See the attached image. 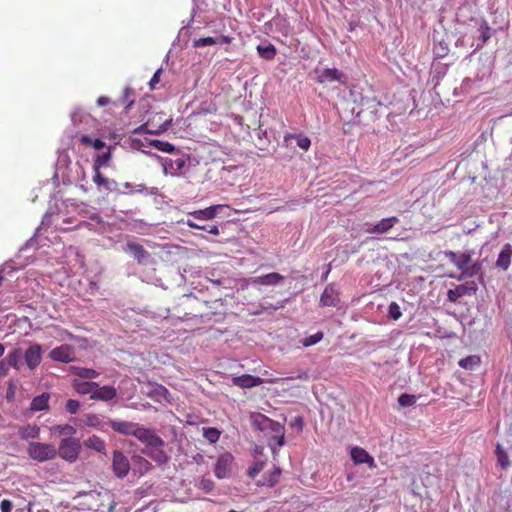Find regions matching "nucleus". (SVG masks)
<instances>
[{
  "instance_id": "bf43d9fd",
  "label": "nucleus",
  "mask_w": 512,
  "mask_h": 512,
  "mask_svg": "<svg viewBox=\"0 0 512 512\" xmlns=\"http://www.w3.org/2000/svg\"><path fill=\"white\" fill-rule=\"evenodd\" d=\"M206 229H204L205 231H207L208 233L212 234V235H218L219 234V228L217 225H208V226H205Z\"/></svg>"
},
{
  "instance_id": "c756f323",
  "label": "nucleus",
  "mask_w": 512,
  "mask_h": 512,
  "mask_svg": "<svg viewBox=\"0 0 512 512\" xmlns=\"http://www.w3.org/2000/svg\"><path fill=\"white\" fill-rule=\"evenodd\" d=\"M84 446L89 449H93L99 453L106 454V444L103 439L93 435L84 440Z\"/></svg>"
},
{
  "instance_id": "052dcab7",
  "label": "nucleus",
  "mask_w": 512,
  "mask_h": 512,
  "mask_svg": "<svg viewBox=\"0 0 512 512\" xmlns=\"http://www.w3.org/2000/svg\"><path fill=\"white\" fill-rule=\"evenodd\" d=\"M186 225H187L189 228H191V229H197V230H199V229H206V227H205V226L199 225V224L195 223L194 221H192V220H190V219H188V220L186 221Z\"/></svg>"
},
{
  "instance_id": "8fccbe9b",
  "label": "nucleus",
  "mask_w": 512,
  "mask_h": 512,
  "mask_svg": "<svg viewBox=\"0 0 512 512\" xmlns=\"http://www.w3.org/2000/svg\"><path fill=\"white\" fill-rule=\"evenodd\" d=\"M80 402L77 400L70 399L66 402V410L70 414H76L80 409Z\"/></svg>"
},
{
  "instance_id": "680f3d73",
  "label": "nucleus",
  "mask_w": 512,
  "mask_h": 512,
  "mask_svg": "<svg viewBox=\"0 0 512 512\" xmlns=\"http://www.w3.org/2000/svg\"><path fill=\"white\" fill-rule=\"evenodd\" d=\"M109 103H110V99L107 96H100L97 99V105L100 107L106 106Z\"/></svg>"
},
{
  "instance_id": "79ce46f5",
  "label": "nucleus",
  "mask_w": 512,
  "mask_h": 512,
  "mask_svg": "<svg viewBox=\"0 0 512 512\" xmlns=\"http://www.w3.org/2000/svg\"><path fill=\"white\" fill-rule=\"evenodd\" d=\"M151 144L157 150L165 152V153H171L175 150V147L167 141L153 140L151 142Z\"/></svg>"
},
{
  "instance_id": "6ab92c4d",
  "label": "nucleus",
  "mask_w": 512,
  "mask_h": 512,
  "mask_svg": "<svg viewBox=\"0 0 512 512\" xmlns=\"http://www.w3.org/2000/svg\"><path fill=\"white\" fill-rule=\"evenodd\" d=\"M475 291L476 287L474 286V283L470 284H462L456 286L454 289H450L447 292V297L450 302H457L459 298L468 295L470 291Z\"/></svg>"
},
{
  "instance_id": "13d9d810",
  "label": "nucleus",
  "mask_w": 512,
  "mask_h": 512,
  "mask_svg": "<svg viewBox=\"0 0 512 512\" xmlns=\"http://www.w3.org/2000/svg\"><path fill=\"white\" fill-rule=\"evenodd\" d=\"M79 140H80L81 144H83L85 146H92L93 141H94V139H92L88 135H82Z\"/></svg>"
},
{
  "instance_id": "de8ad7c7",
  "label": "nucleus",
  "mask_w": 512,
  "mask_h": 512,
  "mask_svg": "<svg viewBox=\"0 0 512 512\" xmlns=\"http://www.w3.org/2000/svg\"><path fill=\"white\" fill-rule=\"evenodd\" d=\"M273 23L275 26L279 27L283 35L287 36L289 34L290 29L286 19L277 17L273 19Z\"/></svg>"
},
{
  "instance_id": "20e7f679",
  "label": "nucleus",
  "mask_w": 512,
  "mask_h": 512,
  "mask_svg": "<svg viewBox=\"0 0 512 512\" xmlns=\"http://www.w3.org/2000/svg\"><path fill=\"white\" fill-rule=\"evenodd\" d=\"M87 496L95 501V504H90L89 509L94 511H103L107 508L109 511H112L115 508L116 503L112 498V494L105 491H90L87 493Z\"/></svg>"
},
{
  "instance_id": "69168bd1",
  "label": "nucleus",
  "mask_w": 512,
  "mask_h": 512,
  "mask_svg": "<svg viewBox=\"0 0 512 512\" xmlns=\"http://www.w3.org/2000/svg\"><path fill=\"white\" fill-rule=\"evenodd\" d=\"M173 163L176 166V170H181L185 166V161L181 158L174 160Z\"/></svg>"
},
{
  "instance_id": "4468645a",
  "label": "nucleus",
  "mask_w": 512,
  "mask_h": 512,
  "mask_svg": "<svg viewBox=\"0 0 512 512\" xmlns=\"http://www.w3.org/2000/svg\"><path fill=\"white\" fill-rule=\"evenodd\" d=\"M399 222L398 217L392 216L389 218L381 219L377 224L366 230L369 234H383L390 231L396 223Z\"/></svg>"
},
{
  "instance_id": "2f4dec72",
  "label": "nucleus",
  "mask_w": 512,
  "mask_h": 512,
  "mask_svg": "<svg viewBox=\"0 0 512 512\" xmlns=\"http://www.w3.org/2000/svg\"><path fill=\"white\" fill-rule=\"evenodd\" d=\"M272 431L275 432V435L271 438L269 445L272 447L275 443L277 446L284 445V427L279 423L271 422Z\"/></svg>"
},
{
  "instance_id": "39448f33",
  "label": "nucleus",
  "mask_w": 512,
  "mask_h": 512,
  "mask_svg": "<svg viewBox=\"0 0 512 512\" xmlns=\"http://www.w3.org/2000/svg\"><path fill=\"white\" fill-rule=\"evenodd\" d=\"M233 456L229 452L221 454L215 463L214 474L218 479L230 477L232 472Z\"/></svg>"
},
{
  "instance_id": "a211bd4d",
  "label": "nucleus",
  "mask_w": 512,
  "mask_h": 512,
  "mask_svg": "<svg viewBox=\"0 0 512 512\" xmlns=\"http://www.w3.org/2000/svg\"><path fill=\"white\" fill-rule=\"evenodd\" d=\"M226 207V205H212L205 209L192 211L189 215L198 220H211L216 217L219 210Z\"/></svg>"
},
{
  "instance_id": "4d7b16f0",
  "label": "nucleus",
  "mask_w": 512,
  "mask_h": 512,
  "mask_svg": "<svg viewBox=\"0 0 512 512\" xmlns=\"http://www.w3.org/2000/svg\"><path fill=\"white\" fill-rule=\"evenodd\" d=\"M92 147L95 149V150H102L103 148L106 147V144L104 141H102L101 139H94L93 141V144H92Z\"/></svg>"
},
{
  "instance_id": "72a5a7b5",
  "label": "nucleus",
  "mask_w": 512,
  "mask_h": 512,
  "mask_svg": "<svg viewBox=\"0 0 512 512\" xmlns=\"http://www.w3.org/2000/svg\"><path fill=\"white\" fill-rule=\"evenodd\" d=\"M257 52L259 54V56L265 60H272L275 58L276 54H277V50L275 48V46L271 43H269L268 45H258L257 46Z\"/></svg>"
},
{
  "instance_id": "49530a36",
  "label": "nucleus",
  "mask_w": 512,
  "mask_h": 512,
  "mask_svg": "<svg viewBox=\"0 0 512 512\" xmlns=\"http://www.w3.org/2000/svg\"><path fill=\"white\" fill-rule=\"evenodd\" d=\"M389 317L393 320H398L402 316L400 306L396 302H391L388 307Z\"/></svg>"
},
{
  "instance_id": "338daca9",
  "label": "nucleus",
  "mask_w": 512,
  "mask_h": 512,
  "mask_svg": "<svg viewBox=\"0 0 512 512\" xmlns=\"http://www.w3.org/2000/svg\"><path fill=\"white\" fill-rule=\"evenodd\" d=\"M292 426H297L299 429L303 427V420L301 417L295 418L294 422L291 424Z\"/></svg>"
},
{
  "instance_id": "864d4df0",
  "label": "nucleus",
  "mask_w": 512,
  "mask_h": 512,
  "mask_svg": "<svg viewBox=\"0 0 512 512\" xmlns=\"http://www.w3.org/2000/svg\"><path fill=\"white\" fill-rule=\"evenodd\" d=\"M85 422H86L87 425L93 426V427H97V426L100 425V419L95 414H88V415H86Z\"/></svg>"
},
{
  "instance_id": "37998d69",
  "label": "nucleus",
  "mask_w": 512,
  "mask_h": 512,
  "mask_svg": "<svg viewBox=\"0 0 512 512\" xmlns=\"http://www.w3.org/2000/svg\"><path fill=\"white\" fill-rule=\"evenodd\" d=\"M323 336H324L323 332L319 331V332L303 339L302 345L304 347L312 346V345L318 343L319 341H321L323 339Z\"/></svg>"
},
{
  "instance_id": "09e8293b",
  "label": "nucleus",
  "mask_w": 512,
  "mask_h": 512,
  "mask_svg": "<svg viewBox=\"0 0 512 512\" xmlns=\"http://www.w3.org/2000/svg\"><path fill=\"white\" fill-rule=\"evenodd\" d=\"M479 358L476 356H469L467 358L461 359L459 361V365L463 368H472L475 365H478Z\"/></svg>"
},
{
  "instance_id": "4c0bfd02",
  "label": "nucleus",
  "mask_w": 512,
  "mask_h": 512,
  "mask_svg": "<svg viewBox=\"0 0 512 512\" xmlns=\"http://www.w3.org/2000/svg\"><path fill=\"white\" fill-rule=\"evenodd\" d=\"M265 464V461L255 459L247 471L248 476L254 479L264 469Z\"/></svg>"
},
{
  "instance_id": "bb28decb",
  "label": "nucleus",
  "mask_w": 512,
  "mask_h": 512,
  "mask_svg": "<svg viewBox=\"0 0 512 512\" xmlns=\"http://www.w3.org/2000/svg\"><path fill=\"white\" fill-rule=\"evenodd\" d=\"M93 171V182L98 186V188L103 187L105 190L111 191L113 189V186L116 185V182L114 180H109L108 178L102 175L100 168L94 167Z\"/></svg>"
},
{
  "instance_id": "9d476101",
  "label": "nucleus",
  "mask_w": 512,
  "mask_h": 512,
  "mask_svg": "<svg viewBox=\"0 0 512 512\" xmlns=\"http://www.w3.org/2000/svg\"><path fill=\"white\" fill-rule=\"evenodd\" d=\"M49 357L53 361L69 363L75 359V350L71 345L62 344L59 347L53 348L49 353Z\"/></svg>"
},
{
  "instance_id": "c85d7f7f",
  "label": "nucleus",
  "mask_w": 512,
  "mask_h": 512,
  "mask_svg": "<svg viewBox=\"0 0 512 512\" xmlns=\"http://www.w3.org/2000/svg\"><path fill=\"white\" fill-rule=\"evenodd\" d=\"M72 387L74 390L82 395L90 394V396L93 394L94 388L97 387L96 382H84L79 379H74L72 381Z\"/></svg>"
},
{
  "instance_id": "a19ab883",
  "label": "nucleus",
  "mask_w": 512,
  "mask_h": 512,
  "mask_svg": "<svg viewBox=\"0 0 512 512\" xmlns=\"http://www.w3.org/2000/svg\"><path fill=\"white\" fill-rule=\"evenodd\" d=\"M54 432L67 437H73L76 434V428L69 424L57 425L53 428Z\"/></svg>"
},
{
  "instance_id": "423d86ee",
  "label": "nucleus",
  "mask_w": 512,
  "mask_h": 512,
  "mask_svg": "<svg viewBox=\"0 0 512 512\" xmlns=\"http://www.w3.org/2000/svg\"><path fill=\"white\" fill-rule=\"evenodd\" d=\"M139 441L149 448H162L164 441L153 430L138 426L135 435Z\"/></svg>"
},
{
  "instance_id": "393cba45",
  "label": "nucleus",
  "mask_w": 512,
  "mask_h": 512,
  "mask_svg": "<svg viewBox=\"0 0 512 512\" xmlns=\"http://www.w3.org/2000/svg\"><path fill=\"white\" fill-rule=\"evenodd\" d=\"M49 393H42L36 397H34L30 403V410L33 412L43 411L49 409Z\"/></svg>"
},
{
  "instance_id": "a878e982",
  "label": "nucleus",
  "mask_w": 512,
  "mask_h": 512,
  "mask_svg": "<svg viewBox=\"0 0 512 512\" xmlns=\"http://www.w3.org/2000/svg\"><path fill=\"white\" fill-rule=\"evenodd\" d=\"M18 434L23 440L36 439L40 436V427L36 424H27L19 428Z\"/></svg>"
},
{
  "instance_id": "5fc2aeb1",
  "label": "nucleus",
  "mask_w": 512,
  "mask_h": 512,
  "mask_svg": "<svg viewBox=\"0 0 512 512\" xmlns=\"http://www.w3.org/2000/svg\"><path fill=\"white\" fill-rule=\"evenodd\" d=\"M12 507V502L8 499H3L0 503L1 512H11Z\"/></svg>"
},
{
  "instance_id": "7c9ffc66",
  "label": "nucleus",
  "mask_w": 512,
  "mask_h": 512,
  "mask_svg": "<svg viewBox=\"0 0 512 512\" xmlns=\"http://www.w3.org/2000/svg\"><path fill=\"white\" fill-rule=\"evenodd\" d=\"M291 139H295L297 141V145L307 151L310 146H311V141L309 139V137L303 135V134H290V133H287L285 136H284V142L286 143V145L288 146L289 145V141Z\"/></svg>"
},
{
  "instance_id": "412c9836",
  "label": "nucleus",
  "mask_w": 512,
  "mask_h": 512,
  "mask_svg": "<svg viewBox=\"0 0 512 512\" xmlns=\"http://www.w3.org/2000/svg\"><path fill=\"white\" fill-rule=\"evenodd\" d=\"M281 469L274 466L273 469L265 473L260 480L256 482L257 486L274 487L280 479Z\"/></svg>"
},
{
  "instance_id": "5701e85b",
  "label": "nucleus",
  "mask_w": 512,
  "mask_h": 512,
  "mask_svg": "<svg viewBox=\"0 0 512 512\" xmlns=\"http://www.w3.org/2000/svg\"><path fill=\"white\" fill-rule=\"evenodd\" d=\"M5 360L10 365V367L19 371L23 366V351L21 348H14L8 352Z\"/></svg>"
},
{
  "instance_id": "f704fd0d",
  "label": "nucleus",
  "mask_w": 512,
  "mask_h": 512,
  "mask_svg": "<svg viewBox=\"0 0 512 512\" xmlns=\"http://www.w3.org/2000/svg\"><path fill=\"white\" fill-rule=\"evenodd\" d=\"M151 451H144L146 455L155 460L157 463H166L168 461L167 454L162 450V448H150Z\"/></svg>"
},
{
  "instance_id": "473e14b6",
  "label": "nucleus",
  "mask_w": 512,
  "mask_h": 512,
  "mask_svg": "<svg viewBox=\"0 0 512 512\" xmlns=\"http://www.w3.org/2000/svg\"><path fill=\"white\" fill-rule=\"evenodd\" d=\"M71 371L73 375L82 379H94L99 376V372L91 368L72 367Z\"/></svg>"
},
{
  "instance_id": "c9c22d12",
  "label": "nucleus",
  "mask_w": 512,
  "mask_h": 512,
  "mask_svg": "<svg viewBox=\"0 0 512 512\" xmlns=\"http://www.w3.org/2000/svg\"><path fill=\"white\" fill-rule=\"evenodd\" d=\"M479 31V39L482 44H485L492 37V28L489 26L488 22L483 20L480 23L478 28Z\"/></svg>"
},
{
  "instance_id": "4be33fe9",
  "label": "nucleus",
  "mask_w": 512,
  "mask_h": 512,
  "mask_svg": "<svg viewBox=\"0 0 512 512\" xmlns=\"http://www.w3.org/2000/svg\"><path fill=\"white\" fill-rule=\"evenodd\" d=\"M284 279V276L277 272H271L266 275L258 276L251 279V283L254 285H276Z\"/></svg>"
},
{
  "instance_id": "f8f14e48",
  "label": "nucleus",
  "mask_w": 512,
  "mask_h": 512,
  "mask_svg": "<svg viewBox=\"0 0 512 512\" xmlns=\"http://www.w3.org/2000/svg\"><path fill=\"white\" fill-rule=\"evenodd\" d=\"M339 291L333 283L328 284L320 297V305L335 307L339 303Z\"/></svg>"
},
{
  "instance_id": "0e129e2a",
  "label": "nucleus",
  "mask_w": 512,
  "mask_h": 512,
  "mask_svg": "<svg viewBox=\"0 0 512 512\" xmlns=\"http://www.w3.org/2000/svg\"><path fill=\"white\" fill-rule=\"evenodd\" d=\"M201 486L203 489L207 490V491H210L212 490V487H213V482L210 481V480H202L201 481Z\"/></svg>"
},
{
  "instance_id": "603ef678",
  "label": "nucleus",
  "mask_w": 512,
  "mask_h": 512,
  "mask_svg": "<svg viewBox=\"0 0 512 512\" xmlns=\"http://www.w3.org/2000/svg\"><path fill=\"white\" fill-rule=\"evenodd\" d=\"M162 71V68L157 69L154 75L152 76L151 80L149 81V87L151 90L156 89L157 84L160 82Z\"/></svg>"
},
{
  "instance_id": "aec40b11",
  "label": "nucleus",
  "mask_w": 512,
  "mask_h": 512,
  "mask_svg": "<svg viewBox=\"0 0 512 512\" xmlns=\"http://www.w3.org/2000/svg\"><path fill=\"white\" fill-rule=\"evenodd\" d=\"M512 258V245L507 243L501 249L496 260V267L506 271L509 269Z\"/></svg>"
},
{
  "instance_id": "2eb2a0df",
  "label": "nucleus",
  "mask_w": 512,
  "mask_h": 512,
  "mask_svg": "<svg viewBox=\"0 0 512 512\" xmlns=\"http://www.w3.org/2000/svg\"><path fill=\"white\" fill-rule=\"evenodd\" d=\"M116 396L117 391L113 386H99V384L97 383V387L94 388L93 394L90 396V399L99 401H110L114 399Z\"/></svg>"
},
{
  "instance_id": "dca6fc26",
  "label": "nucleus",
  "mask_w": 512,
  "mask_h": 512,
  "mask_svg": "<svg viewBox=\"0 0 512 512\" xmlns=\"http://www.w3.org/2000/svg\"><path fill=\"white\" fill-rule=\"evenodd\" d=\"M232 384L240 388H252L261 385L264 381L260 377H255L249 374H243L241 376H235L232 378Z\"/></svg>"
},
{
  "instance_id": "e433bc0d",
  "label": "nucleus",
  "mask_w": 512,
  "mask_h": 512,
  "mask_svg": "<svg viewBox=\"0 0 512 512\" xmlns=\"http://www.w3.org/2000/svg\"><path fill=\"white\" fill-rule=\"evenodd\" d=\"M111 159V151L110 147L106 149V151H103L101 153H98L96 157L94 158L93 168H101L102 166H105L108 161Z\"/></svg>"
},
{
  "instance_id": "7ed1b4c3",
  "label": "nucleus",
  "mask_w": 512,
  "mask_h": 512,
  "mask_svg": "<svg viewBox=\"0 0 512 512\" xmlns=\"http://www.w3.org/2000/svg\"><path fill=\"white\" fill-rule=\"evenodd\" d=\"M444 256L459 270H461L462 273L457 279L463 280L465 278V272L468 270V266L472 263L473 251L466 250L461 253H457L449 250L444 252Z\"/></svg>"
},
{
  "instance_id": "f257e3e1",
  "label": "nucleus",
  "mask_w": 512,
  "mask_h": 512,
  "mask_svg": "<svg viewBox=\"0 0 512 512\" xmlns=\"http://www.w3.org/2000/svg\"><path fill=\"white\" fill-rule=\"evenodd\" d=\"M27 454L37 462H46L56 458L57 448L49 443L30 442L27 447Z\"/></svg>"
},
{
  "instance_id": "b1692460",
  "label": "nucleus",
  "mask_w": 512,
  "mask_h": 512,
  "mask_svg": "<svg viewBox=\"0 0 512 512\" xmlns=\"http://www.w3.org/2000/svg\"><path fill=\"white\" fill-rule=\"evenodd\" d=\"M125 251H128L133 254L138 263H143L149 256V253L144 249V247L135 242H128L126 244Z\"/></svg>"
},
{
  "instance_id": "6e6d98bb",
  "label": "nucleus",
  "mask_w": 512,
  "mask_h": 512,
  "mask_svg": "<svg viewBox=\"0 0 512 512\" xmlns=\"http://www.w3.org/2000/svg\"><path fill=\"white\" fill-rule=\"evenodd\" d=\"M10 365L5 359L0 361V377H5L8 374Z\"/></svg>"
},
{
  "instance_id": "f03ea898",
  "label": "nucleus",
  "mask_w": 512,
  "mask_h": 512,
  "mask_svg": "<svg viewBox=\"0 0 512 512\" xmlns=\"http://www.w3.org/2000/svg\"><path fill=\"white\" fill-rule=\"evenodd\" d=\"M80 451V440L74 437H66L60 441L57 449V455L65 461L73 463L78 459Z\"/></svg>"
},
{
  "instance_id": "3c124183",
  "label": "nucleus",
  "mask_w": 512,
  "mask_h": 512,
  "mask_svg": "<svg viewBox=\"0 0 512 512\" xmlns=\"http://www.w3.org/2000/svg\"><path fill=\"white\" fill-rule=\"evenodd\" d=\"M481 269V265L479 262L471 263L468 266V270L465 272V277H473L478 274Z\"/></svg>"
},
{
  "instance_id": "cd10ccee",
  "label": "nucleus",
  "mask_w": 512,
  "mask_h": 512,
  "mask_svg": "<svg viewBox=\"0 0 512 512\" xmlns=\"http://www.w3.org/2000/svg\"><path fill=\"white\" fill-rule=\"evenodd\" d=\"M495 455L497 458V466L502 470H507L511 466L508 452L499 443L496 445Z\"/></svg>"
},
{
  "instance_id": "ea45409f",
  "label": "nucleus",
  "mask_w": 512,
  "mask_h": 512,
  "mask_svg": "<svg viewBox=\"0 0 512 512\" xmlns=\"http://www.w3.org/2000/svg\"><path fill=\"white\" fill-rule=\"evenodd\" d=\"M220 435V431L214 427L203 428V436L210 443H216L219 440Z\"/></svg>"
},
{
  "instance_id": "58836bf2",
  "label": "nucleus",
  "mask_w": 512,
  "mask_h": 512,
  "mask_svg": "<svg viewBox=\"0 0 512 512\" xmlns=\"http://www.w3.org/2000/svg\"><path fill=\"white\" fill-rule=\"evenodd\" d=\"M134 92L130 87H126L123 90L122 98L120 99L121 104H125V110H128L134 103Z\"/></svg>"
},
{
  "instance_id": "f3484780",
  "label": "nucleus",
  "mask_w": 512,
  "mask_h": 512,
  "mask_svg": "<svg viewBox=\"0 0 512 512\" xmlns=\"http://www.w3.org/2000/svg\"><path fill=\"white\" fill-rule=\"evenodd\" d=\"M351 458L355 464H368L369 467H374L375 462L372 456L369 455V453L361 448V447H353L350 452Z\"/></svg>"
},
{
  "instance_id": "1a4fd4ad",
  "label": "nucleus",
  "mask_w": 512,
  "mask_h": 512,
  "mask_svg": "<svg viewBox=\"0 0 512 512\" xmlns=\"http://www.w3.org/2000/svg\"><path fill=\"white\" fill-rule=\"evenodd\" d=\"M315 81L319 84L343 82L344 74L336 68L315 69Z\"/></svg>"
},
{
  "instance_id": "6e6552de",
  "label": "nucleus",
  "mask_w": 512,
  "mask_h": 512,
  "mask_svg": "<svg viewBox=\"0 0 512 512\" xmlns=\"http://www.w3.org/2000/svg\"><path fill=\"white\" fill-rule=\"evenodd\" d=\"M23 359L29 370H35L42 360V348L39 344H31L23 353Z\"/></svg>"
},
{
  "instance_id": "0eeeda50",
  "label": "nucleus",
  "mask_w": 512,
  "mask_h": 512,
  "mask_svg": "<svg viewBox=\"0 0 512 512\" xmlns=\"http://www.w3.org/2000/svg\"><path fill=\"white\" fill-rule=\"evenodd\" d=\"M112 469L116 477L124 478L130 471V463L128 458L118 450L113 452Z\"/></svg>"
},
{
  "instance_id": "9b49d317",
  "label": "nucleus",
  "mask_w": 512,
  "mask_h": 512,
  "mask_svg": "<svg viewBox=\"0 0 512 512\" xmlns=\"http://www.w3.org/2000/svg\"><path fill=\"white\" fill-rule=\"evenodd\" d=\"M145 395L147 397H149L150 399H152L154 402H158V403H163V401L167 402V403L171 402L170 393H169L168 389L165 386L160 385V384L149 383L148 389L145 392Z\"/></svg>"
},
{
  "instance_id": "ddd939ff",
  "label": "nucleus",
  "mask_w": 512,
  "mask_h": 512,
  "mask_svg": "<svg viewBox=\"0 0 512 512\" xmlns=\"http://www.w3.org/2000/svg\"><path fill=\"white\" fill-rule=\"evenodd\" d=\"M108 425L113 431L119 434L133 436L135 435V432L139 426L137 423L122 420H109Z\"/></svg>"
},
{
  "instance_id": "e2e57ef3",
  "label": "nucleus",
  "mask_w": 512,
  "mask_h": 512,
  "mask_svg": "<svg viewBox=\"0 0 512 512\" xmlns=\"http://www.w3.org/2000/svg\"><path fill=\"white\" fill-rule=\"evenodd\" d=\"M232 41V38L229 37V36H226V35H221L218 39H217V43L219 44H230Z\"/></svg>"
},
{
  "instance_id": "774afa93",
  "label": "nucleus",
  "mask_w": 512,
  "mask_h": 512,
  "mask_svg": "<svg viewBox=\"0 0 512 512\" xmlns=\"http://www.w3.org/2000/svg\"><path fill=\"white\" fill-rule=\"evenodd\" d=\"M33 507H34V504H33L32 502H28V503L25 505V507H24V508H22L21 510L26 509V510H27V512H32Z\"/></svg>"
},
{
  "instance_id": "a18cd8bd",
  "label": "nucleus",
  "mask_w": 512,
  "mask_h": 512,
  "mask_svg": "<svg viewBox=\"0 0 512 512\" xmlns=\"http://www.w3.org/2000/svg\"><path fill=\"white\" fill-rule=\"evenodd\" d=\"M214 44H217V39H215L213 37H203V38L195 39L193 41V46L195 48L211 46Z\"/></svg>"
},
{
  "instance_id": "c03bdc74",
  "label": "nucleus",
  "mask_w": 512,
  "mask_h": 512,
  "mask_svg": "<svg viewBox=\"0 0 512 512\" xmlns=\"http://www.w3.org/2000/svg\"><path fill=\"white\" fill-rule=\"evenodd\" d=\"M398 403L402 407H409L416 403V397L410 394H401L398 398Z\"/></svg>"
}]
</instances>
